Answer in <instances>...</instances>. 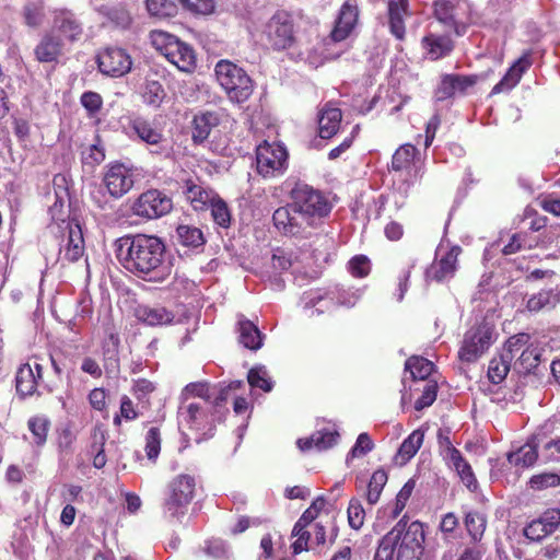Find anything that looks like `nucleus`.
<instances>
[{"instance_id":"47","label":"nucleus","mask_w":560,"mask_h":560,"mask_svg":"<svg viewBox=\"0 0 560 560\" xmlns=\"http://www.w3.org/2000/svg\"><path fill=\"white\" fill-rule=\"evenodd\" d=\"M398 528H393L380 541L376 549L374 560H393L395 552V538L398 537L396 533Z\"/></svg>"},{"instance_id":"28","label":"nucleus","mask_w":560,"mask_h":560,"mask_svg":"<svg viewBox=\"0 0 560 560\" xmlns=\"http://www.w3.org/2000/svg\"><path fill=\"white\" fill-rule=\"evenodd\" d=\"M339 433L328 429L314 432L310 438L299 439L296 445L301 451H308L315 447L325 451L338 443Z\"/></svg>"},{"instance_id":"43","label":"nucleus","mask_w":560,"mask_h":560,"mask_svg":"<svg viewBox=\"0 0 560 560\" xmlns=\"http://www.w3.org/2000/svg\"><path fill=\"white\" fill-rule=\"evenodd\" d=\"M387 472L384 469H377L373 472L369 486L366 500L371 505H374L380 500L383 488L387 482Z\"/></svg>"},{"instance_id":"10","label":"nucleus","mask_w":560,"mask_h":560,"mask_svg":"<svg viewBox=\"0 0 560 560\" xmlns=\"http://www.w3.org/2000/svg\"><path fill=\"white\" fill-rule=\"evenodd\" d=\"M493 329L487 323L470 328L464 336L458 351L459 359L465 362L477 361L491 346Z\"/></svg>"},{"instance_id":"16","label":"nucleus","mask_w":560,"mask_h":560,"mask_svg":"<svg viewBox=\"0 0 560 560\" xmlns=\"http://www.w3.org/2000/svg\"><path fill=\"white\" fill-rule=\"evenodd\" d=\"M442 248L436 250V258L425 271L427 280L442 282L454 277L457 270V258L462 249L459 246L451 247L444 255Z\"/></svg>"},{"instance_id":"22","label":"nucleus","mask_w":560,"mask_h":560,"mask_svg":"<svg viewBox=\"0 0 560 560\" xmlns=\"http://www.w3.org/2000/svg\"><path fill=\"white\" fill-rule=\"evenodd\" d=\"M541 443L542 434L532 435L517 451L508 454L509 463L514 466L532 467L538 459V447Z\"/></svg>"},{"instance_id":"26","label":"nucleus","mask_w":560,"mask_h":560,"mask_svg":"<svg viewBox=\"0 0 560 560\" xmlns=\"http://www.w3.org/2000/svg\"><path fill=\"white\" fill-rule=\"evenodd\" d=\"M238 342L246 349L256 351L262 347L265 336L259 328L243 315L237 320Z\"/></svg>"},{"instance_id":"6","label":"nucleus","mask_w":560,"mask_h":560,"mask_svg":"<svg viewBox=\"0 0 560 560\" xmlns=\"http://www.w3.org/2000/svg\"><path fill=\"white\" fill-rule=\"evenodd\" d=\"M153 44L165 58L183 72H191L196 67L194 49L176 36L159 32L153 35Z\"/></svg>"},{"instance_id":"54","label":"nucleus","mask_w":560,"mask_h":560,"mask_svg":"<svg viewBox=\"0 0 560 560\" xmlns=\"http://www.w3.org/2000/svg\"><path fill=\"white\" fill-rule=\"evenodd\" d=\"M541 460L544 463H558L560 462V438L545 441L542 436V443L540 444Z\"/></svg>"},{"instance_id":"38","label":"nucleus","mask_w":560,"mask_h":560,"mask_svg":"<svg viewBox=\"0 0 560 560\" xmlns=\"http://www.w3.org/2000/svg\"><path fill=\"white\" fill-rule=\"evenodd\" d=\"M464 523L471 540L480 541L487 527L486 516L477 511H470L466 513Z\"/></svg>"},{"instance_id":"11","label":"nucleus","mask_w":560,"mask_h":560,"mask_svg":"<svg viewBox=\"0 0 560 560\" xmlns=\"http://www.w3.org/2000/svg\"><path fill=\"white\" fill-rule=\"evenodd\" d=\"M288 152L279 143L264 141L257 147V171L264 177H272L283 173L287 167Z\"/></svg>"},{"instance_id":"57","label":"nucleus","mask_w":560,"mask_h":560,"mask_svg":"<svg viewBox=\"0 0 560 560\" xmlns=\"http://www.w3.org/2000/svg\"><path fill=\"white\" fill-rule=\"evenodd\" d=\"M349 272L357 278H364L371 271L370 259L364 255H357L348 262Z\"/></svg>"},{"instance_id":"39","label":"nucleus","mask_w":560,"mask_h":560,"mask_svg":"<svg viewBox=\"0 0 560 560\" xmlns=\"http://www.w3.org/2000/svg\"><path fill=\"white\" fill-rule=\"evenodd\" d=\"M405 370L408 371L413 380H425L434 370V364L422 357H410L405 363Z\"/></svg>"},{"instance_id":"4","label":"nucleus","mask_w":560,"mask_h":560,"mask_svg":"<svg viewBox=\"0 0 560 560\" xmlns=\"http://www.w3.org/2000/svg\"><path fill=\"white\" fill-rule=\"evenodd\" d=\"M129 128L139 141L150 148L151 154L161 158H170L172 155L173 147L156 120L136 116L130 119Z\"/></svg>"},{"instance_id":"32","label":"nucleus","mask_w":560,"mask_h":560,"mask_svg":"<svg viewBox=\"0 0 560 560\" xmlns=\"http://www.w3.org/2000/svg\"><path fill=\"white\" fill-rule=\"evenodd\" d=\"M342 114L337 107L326 105L319 114L318 127L319 137L323 139H330L337 133L340 127Z\"/></svg>"},{"instance_id":"49","label":"nucleus","mask_w":560,"mask_h":560,"mask_svg":"<svg viewBox=\"0 0 560 560\" xmlns=\"http://www.w3.org/2000/svg\"><path fill=\"white\" fill-rule=\"evenodd\" d=\"M248 384L252 387H257L264 392L272 389V383L265 366L252 368L247 375Z\"/></svg>"},{"instance_id":"40","label":"nucleus","mask_w":560,"mask_h":560,"mask_svg":"<svg viewBox=\"0 0 560 560\" xmlns=\"http://www.w3.org/2000/svg\"><path fill=\"white\" fill-rule=\"evenodd\" d=\"M424 434L420 430L413 431L404 442L397 452V457L401 458L402 463L412 458L423 443Z\"/></svg>"},{"instance_id":"50","label":"nucleus","mask_w":560,"mask_h":560,"mask_svg":"<svg viewBox=\"0 0 560 560\" xmlns=\"http://www.w3.org/2000/svg\"><path fill=\"white\" fill-rule=\"evenodd\" d=\"M362 292L355 290L339 289L336 292H330L329 305H334V301L340 306L353 307L360 300Z\"/></svg>"},{"instance_id":"60","label":"nucleus","mask_w":560,"mask_h":560,"mask_svg":"<svg viewBox=\"0 0 560 560\" xmlns=\"http://www.w3.org/2000/svg\"><path fill=\"white\" fill-rule=\"evenodd\" d=\"M329 296L330 293L326 294L322 290H311L303 293L301 301L305 308L316 307L320 302L327 301L326 310H329L331 306L329 305Z\"/></svg>"},{"instance_id":"35","label":"nucleus","mask_w":560,"mask_h":560,"mask_svg":"<svg viewBox=\"0 0 560 560\" xmlns=\"http://www.w3.org/2000/svg\"><path fill=\"white\" fill-rule=\"evenodd\" d=\"M293 265L291 254L285 252L282 248H277L273 250L270 258V268L272 269V275L269 276L270 280L278 288L283 287V281L279 278V275L283 271L289 270Z\"/></svg>"},{"instance_id":"56","label":"nucleus","mask_w":560,"mask_h":560,"mask_svg":"<svg viewBox=\"0 0 560 560\" xmlns=\"http://www.w3.org/2000/svg\"><path fill=\"white\" fill-rule=\"evenodd\" d=\"M190 397H200L209 400L212 394L209 393V387L206 383H190L183 389L180 401L188 402Z\"/></svg>"},{"instance_id":"45","label":"nucleus","mask_w":560,"mask_h":560,"mask_svg":"<svg viewBox=\"0 0 560 560\" xmlns=\"http://www.w3.org/2000/svg\"><path fill=\"white\" fill-rule=\"evenodd\" d=\"M165 91L162 84L155 80H148L143 90V101L145 104L156 108L160 107L161 103L165 97Z\"/></svg>"},{"instance_id":"29","label":"nucleus","mask_w":560,"mask_h":560,"mask_svg":"<svg viewBox=\"0 0 560 560\" xmlns=\"http://www.w3.org/2000/svg\"><path fill=\"white\" fill-rule=\"evenodd\" d=\"M422 46L431 60H438L451 54L454 43L447 35L429 34L423 37Z\"/></svg>"},{"instance_id":"63","label":"nucleus","mask_w":560,"mask_h":560,"mask_svg":"<svg viewBox=\"0 0 560 560\" xmlns=\"http://www.w3.org/2000/svg\"><path fill=\"white\" fill-rule=\"evenodd\" d=\"M13 131L22 147H26L30 141L31 125L23 118H15L13 120Z\"/></svg>"},{"instance_id":"7","label":"nucleus","mask_w":560,"mask_h":560,"mask_svg":"<svg viewBox=\"0 0 560 560\" xmlns=\"http://www.w3.org/2000/svg\"><path fill=\"white\" fill-rule=\"evenodd\" d=\"M292 205L304 214L311 225L316 218H323L330 212V205L326 198L306 184L299 183L291 191Z\"/></svg>"},{"instance_id":"33","label":"nucleus","mask_w":560,"mask_h":560,"mask_svg":"<svg viewBox=\"0 0 560 560\" xmlns=\"http://www.w3.org/2000/svg\"><path fill=\"white\" fill-rule=\"evenodd\" d=\"M408 8V0H389L388 19L390 33L399 40L405 38L404 14Z\"/></svg>"},{"instance_id":"8","label":"nucleus","mask_w":560,"mask_h":560,"mask_svg":"<svg viewBox=\"0 0 560 560\" xmlns=\"http://www.w3.org/2000/svg\"><path fill=\"white\" fill-rule=\"evenodd\" d=\"M262 36L275 50H284L294 43V25L292 15L278 10L265 24Z\"/></svg>"},{"instance_id":"17","label":"nucleus","mask_w":560,"mask_h":560,"mask_svg":"<svg viewBox=\"0 0 560 560\" xmlns=\"http://www.w3.org/2000/svg\"><path fill=\"white\" fill-rule=\"evenodd\" d=\"M104 184L112 197L120 198L133 187L135 174L132 170L124 164L116 163L106 171Z\"/></svg>"},{"instance_id":"46","label":"nucleus","mask_w":560,"mask_h":560,"mask_svg":"<svg viewBox=\"0 0 560 560\" xmlns=\"http://www.w3.org/2000/svg\"><path fill=\"white\" fill-rule=\"evenodd\" d=\"M209 207L211 209L213 221L221 228H229L231 224V212L228 203L217 196Z\"/></svg>"},{"instance_id":"21","label":"nucleus","mask_w":560,"mask_h":560,"mask_svg":"<svg viewBox=\"0 0 560 560\" xmlns=\"http://www.w3.org/2000/svg\"><path fill=\"white\" fill-rule=\"evenodd\" d=\"M63 43L52 32H46L34 48L35 59L40 63L57 62L62 55Z\"/></svg>"},{"instance_id":"48","label":"nucleus","mask_w":560,"mask_h":560,"mask_svg":"<svg viewBox=\"0 0 560 560\" xmlns=\"http://www.w3.org/2000/svg\"><path fill=\"white\" fill-rule=\"evenodd\" d=\"M416 152L417 149L411 144L401 145L393 155L392 168L394 171H401L407 168L415 158Z\"/></svg>"},{"instance_id":"36","label":"nucleus","mask_w":560,"mask_h":560,"mask_svg":"<svg viewBox=\"0 0 560 560\" xmlns=\"http://www.w3.org/2000/svg\"><path fill=\"white\" fill-rule=\"evenodd\" d=\"M512 360V354L501 353L498 358H493L489 362L488 377L491 383L498 385L505 380L510 371Z\"/></svg>"},{"instance_id":"51","label":"nucleus","mask_w":560,"mask_h":560,"mask_svg":"<svg viewBox=\"0 0 560 560\" xmlns=\"http://www.w3.org/2000/svg\"><path fill=\"white\" fill-rule=\"evenodd\" d=\"M365 520V511L359 499H351L348 505V522L351 528L360 529Z\"/></svg>"},{"instance_id":"64","label":"nucleus","mask_w":560,"mask_h":560,"mask_svg":"<svg viewBox=\"0 0 560 560\" xmlns=\"http://www.w3.org/2000/svg\"><path fill=\"white\" fill-rule=\"evenodd\" d=\"M463 481V483L470 490L475 491L478 487L477 479L475 477V474L472 471L471 466L468 464V462L460 465L457 470H455Z\"/></svg>"},{"instance_id":"2","label":"nucleus","mask_w":560,"mask_h":560,"mask_svg":"<svg viewBox=\"0 0 560 560\" xmlns=\"http://www.w3.org/2000/svg\"><path fill=\"white\" fill-rule=\"evenodd\" d=\"M215 77L230 101L244 103L254 91V83L246 71L229 60L215 65Z\"/></svg>"},{"instance_id":"5","label":"nucleus","mask_w":560,"mask_h":560,"mask_svg":"<svg viewBox=\"0 0 560 560\" xmlns=\"http://www.w3.org/2000/svg\"><path fill=\"white\" fill-rule=\"evenodd\" d=\"M394 528H398V537L395 538L396 560H420L424 542L422 524L418 521L409 523L402 517Z\"/></svg>"},{"instance_id":"19","label":"nucleus","mask_w":560,"mask_h":560,"mask_svg":"<svg viewBox=\"0 0 560 560\" xmlns=\"http://www.w3.org/2000/svg\"><path fill=\"white\" fill-rule=\"evenodd\" d=\"M434 16L448 27L457 26L465 15L467 3L465 0H435L433 3Z\"/></svg>"},{"instance_id":"55","label":"nucleus","mask_w":560,"mask_h":560,"mask_svg":"<svg viewBox=\"0 0 560 560\" xmlns=\"http://www.w3.org/2000/svg\"><path fill=\"white\" fill-rule=\"evenodd\" d=\"M80 103L86 109L88 115L94 117L102 109L103 98L96 92L86 91L81 95Z\"/></svg>"},{"instance_id":"24","label":"nucleus","mask_w":560,"mask_h":560,"mask_svg":"<svg viewBox=\"0 0 560 560\" xmlns=\"http://www.w3.org/2000/svg\"><path fill=\"white\" fill-rule=\"evenodd\" d=\"M84 252V241L79 225H68L67 243L59 249L58 260L61 264L77 261Z\"/></svg>"},{"instance_id":"12","label":"nucleus","mask_w":560,"mask_h":560,"mask_svg":"<svg viewBox=\"0 0 560 560\" xmlns=\"http://www.w3.org/2000/svg\"><path fill=\"white\" fill-rule=\"evenodd\" d=\"M96 62L103 74L113 78L127 74L132 66L131 57L119 47H106L97 54Z\"/></svg>"},{"instance_id":"59","label":"nucleus","mask_w":560,"mask_h":560,"mask_svg":"<svg viewBox=\"0 0 560 560\" xmlns=\"http://www.w3.org/2000/svg\"><path fill=\"white\" fill-rule=\"evenodd\" d=\"M50 361V369L49 371L54 374V380H46L44 377V390L47 393H52L57 390L62 382V370L57 363V361L54 359L52 355L49 358Z\"/></svg>"},{"instance_id":"1","label":"nucleus","mask_w":560,"mask_h":560,"mask_svg":"<svg viewBox=\"0 0 560 560\" xmlns=\"http://www.w3.org/2000/svg\"><path fill=\"white\" fill-rule=\"evenodd\" d=\"M114 247L120 265L139 278L163 281L171 273L166 246L159 236L128 234L117 238Z\"/></svg>"},{"instance_id":"42","label":"nucleus","mask_w":560,"mask_h":560,"mask_svg":"<svg viewBox=\"0 0 560 560\" xmlns=\"http://www.w3.org/2000/svg\"><path fill=\"white\" fill-rule=\"evenodd\" d=\"M22 16L25 25L38 28L45 20L44 5L40 2H28L22 9Z\"/></svg>"},{"instance_id":"34","label":"nucleus","mask_w":560,"mask_h":560,"mask_svg":"<svg viewBox=\"0 0 560 560\" xmlns=\"http://www.w3.org/2000/svg\"><path fill=\"white\" fill-rule=\"evenodd\" d=\"M139 319L150 326L171 324L174 315L163 306H140L137 310Z\"/></svg>"},{"instance_id":"37","label":"nucleus","mask_w":560,"mask_h":560,"mask_svg":"<svg viewBox=\"0 0 560 560\" xmlns=\"http://www.w3.org/2000/svg\"><path fill=\"white\" fill-rule=\"evenodd\" d=\"M559 302V292L552 289L541 290L528 299L526 307L529 312H539L544 308H553Z\"/></svg>"},{"instance_id":"3","label":"nucleus","mask_w":560,"mask_h":560,"mask_svg":"<svg viewBox=\"0 0 560 560\" xmlns=\"http://www.w3.org/2000/svg\"><path fill=\"white\" fill-rule=\"evenodd\" d=\"M195 488V478L189 475H179L174 478L167 486V493L163 503L164 514L177 521L185 516L194 498Z\"/></svg>"},{"instance_id":"61","label":"nucleus","mask_w":560,"mask_h":560,"mask_svg":"<svg viewBox=\"0 0 560 560\" xmlns=\"http://www.w3.org/2000/svg\"><path fill=\"white\" fill-rule=\"evenodd\" d=\"M373 446L374 444L368 433L359 434L355 444L348 454L347 460H349V458L365 455L373 450Z\"/></svg>"},{"instance_id":"41","label":"nucleus","mask_w":560,"mask_h":560,"mask_svg":"<svg viewBox=\"0 0 560 560\" xmlns=\"http://www.w3.org/2000/svg\"><path fill=\"white\" fill-rule=\"evenodd\" d=\"M28 430L33 435V442L37 446H43L46 443L47 434L50 427V421L45 416H35L27 421Z\"/></svg>"},{"instance_id":"27","label":"nucleus","mask_w":560,"mask_h":560,"mask_svg":"<svg viewBox=\"0 0 560 560\" xmlns=\"http://www.w3.org/2000/svg\"><path fill=\"white\" fill-rule=\"evenodd\" d=\"M530 67V58L524 55L509 69L505 75L493 86L492 94L512 90L521 80L522 74Z\"/></svg>"},{"instance_id":"30","label":"nucleus","mask_w":560,"mask_h":560,"mask_svg":"<svg viewBox=\"0 0 560 560\" xmlns=\"http://www.w3.org/2000/svg\"><path fill=\"white\" fill-rule=\"evenodd\" d=\"M220 122L219 115L213 112H206L200 115L195 116L192 121V133L191 138L194 143L201 144L203 143L212 128L217 127Z\"/></svg>"},{"instance_id":"20","label":"nucleus","mask_w":560,"mask_h":560,"mask_svg":"<svg viewBox=\"0 0 560 560\" xmlns=\"http://www.w3.org/2000/svg\"><path fill=\"white\" fill-rule=\"evenodd\" d=\"M183 194L191 207L197 211L209 208L218 194L209 187L203 186L198 179H186L183 186Z\"/></svg>"},{"instance_id":"9","label":"nucleus","mask_w":560,"mask_h":560,"mask_svg":"<svg viewBox=\"0 0 560 560\" xmlns=\"http://www.w3.org/2000/svg\"><path fill=\"white\" fill-rule=\"evenodd\" d=\"M172 208L173 201L165 192L159 189H149L133 201L131 211L142 219L153 220L166 215Z\"/></svg>"},{"instance_id":"53","label":"nucleus","mask_w":560,"mask_h":560,"mask_svg":"<svg viewBox=\"0 0 560 560\" xmlns=\"http://www.w3.org/2000/svg\"><path fill=\"white\" fill-rule=\"evenodd\" d=\"M161 451V434L155 427L149 429L145 435V453L150 460H155Z\"/></svg>"},{"instance_id":"62","label":"nucleus","mask_w":560,"mask_h":560,"mask_svg":"<svg viewBox=\"0 0 560 560\" xmlns=\"http://www.w3.org/2000/svg\"><path fill=\"white\" fill-rule=\"evenodd\" d=\"M549 530H547L546 525L542 524L541 521L534 520L532 521L525 528L524 535L527 539L533 541H538L549 535Z\"/></svg>"},{"instance_id":"18","label":"nucleus","mask_w":560,"mask_h":560,"mask_svg":"<svg viewBox=\"0 0 560 560\" xmlns=\"http://www.w3.org/2000/svg\"><path fill=\"white\" fill-rule=\"evenodd\" d=\"M177 419L179 427L195 431L211 429L212 425V419L208 411L198 402L180 401Z\"/></svg>"},{"instance_id":"23","label":"nucleus","mask_w":560,"mask_h":560,"mask_svg":"<svg viewBox=\"0 0 560 560\" xmlns=\"http://www.w3.org/2000/svg\"><path fill=\"white\" fill-rule=\"evenodd\" d=\"M476 81V75L446 74L443 77L436 91V97L439 101H444L452 97L456 92L464 93Z\"/></svg>"},{"instance_id":"14","label":"nucleus","mask_w":560,"mask_h":560,"mask_svg":"<svg viewBox=\"0 0 560 560\" xmlns=\"http://www.w3.org/2000/svg\"><path fill=\"white\" fill-rule=\"evenodd\" d=\"M15 387L20 396H32L35 393L39 395L44 390V365L34 361L33 364L26 363L19 368L15 376Z\"/></svg>"},{"instance_id":"25","label":"nucleus","mask_w":560,"mask_h":560,"mask_svg":"<svg viewBox=\"0 0 560 560\" xmlns=\"http://www.w3.org/2000/svg\"><path fill=\"white\" fill-rule=\"evenodd\" d=\"M358 20V9L355 5L345 3L338 14L334 30L331 31V39L341 42L346 39L352 32Z\"/></svg>"},{"instance_id":"44","label":"nucleus","mask_w":560,"mask_h":560,"mask_svg":"<svg viewBox=\"0 0 560 560\" xmlns=\"http://www.w3.org/2000/svg\"><path fill=\"white\" fill-rule=\"evenodd\" d=\"M145 7L150 15L156 18H172L177 13V5L172 0H147Z\"/></svg>"},{"instance_id":"15","label":"nucleus","mask_w":560,"mask_h":560,"mask_svg":"<svg viewBox=\"0 0 560 560\" xmlns=\"http://www.w3.org/2000/svg\"><path fill=\"white\" fill-rule=\"evenodd\" d=\"M272 221L276 229L283 235H298L312 226L292 202L278 208L273 212Z\"/></svg>"},{"instance_id":"13","label":"nucleus","mask_w":560,"mask_h":560,"mask_svg":"<svg viewBox=\"0 0 560 560\" xmlns=\"http://www.w3.org/2000/svg\"><path fill=\"white\" fill-rule=\"evenodd\" d=\"M51 32L61 38V42L75 43L83 35V23L68 9H56L52 12Z\"/></svg>"},{"instance_id":"31","label":"nucleus","mask_w":560,"mask_h":560,"mask_svg":"<svg viewBox=\"0 0 560 560\" xmlns=\"http://www.w3.org/2000/svg\"><path fill=\"white\" fill-rule=\"evenodd\" d=\"M177 245L187 249H202L206 238L200 229L191 225L179 224L173 236Z\"/></svg>"},{"instance_id":"52","label":"nucleus","mask_w":560,"mask_h":560,"mask_svg":"<svg viewBox=\"0 0 560 560\" xmlns=\"http://www.w3.org/2000/svg\"><path fill=\"white\" fill-rule=\"evenodd\" d=\"M529 486L534 490H542L560 486V475L557 472H542L534 475L529 479Z\"/></svg>"},{"instance_id":"58","label":"nucleus","mask_w":560,"mask_h":560,"mask_svg":"<svg viewBox=\"0 0 560 560\" xmlns=\"http://www.w3.org/2000/svg\"><path fill=\"white\" fill-rule=\"evenodd\" d=\"M438 384L436 382H428L422 390V395L416 400L415 408L421 410L431 406L436 399Z\"/></svg>"}]
</instances>
